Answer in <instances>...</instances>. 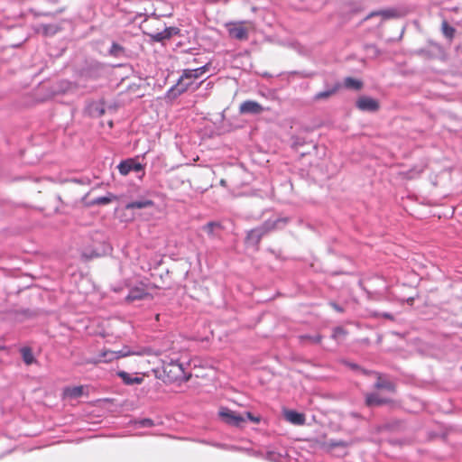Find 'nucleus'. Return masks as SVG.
Listing matches in <instances>:
<instances>
[{"mask_svg": "<svg viewBox=\"0 0 462 462\" xmlns=\"http://www.w3.org/2000/svg\"><path fill=\"white\" fill-rule=\"evenodd\" d=\"M290 221L287 217L267 219L262 225L247 231L245 244L248 246L258 248L261 239L270 232L283 228Z\"/></svg>", "mask_w": 462, "mask_h": 462, "instance_id": "1", "label": "nucleus"}, {"mask_svg": "<svg viewBox=\"0 0 462 462\" xmlns=\"http://www.w3.org/2000/svg\"><path fill=\"white\" fill-rule=\"evenodd\" d=\"M163 380L168 383L178 381H188L189 375H186L183 365L178 361L171 360L170 363L164 364L162 366Z\"/></svg>", "mask_w": 462, "mask_h": 462, "instance_id": "2", "label": "nucleus"}, {"mask_svg": "<svg viewBox=\"0 0 462 462\" xmlns=\"http://www.w3.org/2000/svg\"><path fill=\"white\" fill-rule=\"evenodd\" d=\"M218 416L223 422L229 426L243 428L245 423V416L238 414L226 407L220 408Z\"/></svg>", "mask_w": 462, "mask_h": 462, "instance_id": "3", "label": "nucleus"}, {"mask_svg": "<svg viewBox=\"0 0 462 462\" xmlns=\"http://www.w3.org/2000/svg\"><path fill=\"white\" fill-rule=\"evenodd\" d=\"M187 79H182V75L179 78L175 85L171 87L166 92V98L174 100L192 87L191 81H185Z\"/></svg>", "mask_w": 462, "mask_h": 462, "instance_id": "4", "label": "nucleus"}, {"mask_svg": "<svg viewBox=\"0 0 462 462\" xmlns=\"http://www.w3.org/2000/svg\"><path fill=\"white\" fill-rule=\"evenodd\" d=\"M117 169L123 176L128 175L131 171L142 172L143 175L144 174V166L134 158H129L122 161L118 164Z\"/></svg>", "mask_w": 462, "mask_h": 462, "instance_id": "5", "label": "nucleus"}, {"mask_svg": "<svg viewBox=\"0 0 462 462\" xmlns=\"http://www.w3.org/2000/svg\"><path fill=\"white\" fill-rule=\"evenodd\" d=\"M376 382L374 384V388L376 390H384L390 393H396V383L389 378L388 375L375 373Z\"/></svg>", "mask_w": 462, "mask_h": 462, "instance_id": "6", "label": "nucleus"}, {"mask_svg": "<svg viewBox=\"0 0 462 462\" xmlns=\"http://www.w3.org/2000/svg\"><path fill=\"white\" fill-rule=\"evenodd\" d=\"M78 89L79 86L77 83L61 79L55 83L52 93L53 95L76 94Z\"/></svg>", "mask_w": 462, "mask_h": 462, "instance_id": "7", "label": "nucleus"}, {"mask_svg": "<svg viewBox=\"0 0 462 462\" xmlns=\"http://www.w3.org/2000/svg\"><path fill=\"white\" fill-rule=\"evenodd\" d=\"M263 106L254 100L244 101L239 106V113L242 115H260L263 112Z\"/></svg>", "mask_w": 462, "mask_h": 462, "instance_id": "8", "label": "nucleus"}, {"mask_svg": "<svg viewBox=\"0 0 462 462\" xmlns=\"http://www.w3.org/2000/svg\"><path fill=\"white\" fill-rule=\"evenodd\" d=\"M356 106L359 110L365 112H375L379 109L378 101L366 96L360 97L356 100Z\"/></svg>", "mask_w": 462, "mask_h": 462, "instance_id": "9", "label": "nucleus"}, {"mask_svg": "<svg viewBox=\"0 0 462 462\" xmlns=\"http://www.w3.org/2000/svg\"><path fill=\"white\" fill-rule=\"evenodd\" d=\"M391 402H393L391 399L382 397L375 392L367 393L365 395V403L368 408L378 407Z\"/></svg>", "mask_w": 462, "mask_h": 462, "instance_id": "10", "label": "nucleus"}, {"mask_svg": "<svg viewBox=\"0 0 462 462\" xmlns=\"http://www.w3.org/2000/svg\"><path fill=\"white\" fill-rule=\"evenodd\" d=\"M86 111L91 117H101L106 113L104 100L100 99L89 102L86 106Z\"/></svg>", "mask_w": 462, "mask_h": 462, "instance_id": "11", "label": "nucleus"}, {"mask_svg": "<svg viewBox=\"0 0 462 462\" xmlns=\"http://www.w3.org/2000/svg\"><path fill=\"white\" fill-rule=\"evenodd\" d=\"M211 67V63L208 62L205 65L197 68V69H187L182 71V79H187L189 80L190 79H196L200 77H202L206 72L209 70Z\"/></svg>", "mask_w": 462, "mask_h": 462, "instance_id": "12", "label": "nucleus"}, {"mask_svg": "<svg viewBox=\"0 0 462 462\" xmlns=\"http://www.w3.org/2000/svg\"><path fill=\"white\" fill-rule=\"evenodd\" d=\"M341 88V83L337 82L333 86L327 87L323 91L318 92L313 97V101L326 100L335 95Z\"/></svg>", "mask_w": 462, "mask_h": 462, "instance_id": "13", "label": "nucleus"}, {"mask_svg": "<svg viewBox=\"0 0 462 462\" xmlns=\"http://www.w3.org/2000/svg\"><path fill=\"white\" fill-rule=\"evenodd\" d=\"M400 12L396 8H389L383 10L374 11L370 13L365 19H369L373 16H382L383 20H389L393 18H397L400 16Z\"/></svg>", "mask_w": 462, "mask_h": 462, "instance_id": "14", "label": "nucleus"}, {"mask_svg": "<svg viewBox=\"0 0 462 462\" xmlns=\"http://www.w3.org/2000/svg\"><path fill=\"white\" fill-rule=\"evenodd\" d=\"M229 36L233 39L239 41H245L248 39V31L246 28L234 24L228 27Z\"/></svg>", "mask_w": 462, "mask_h": 462, "instance_id": "15", "label": "nucleus"}, {"mask_svg": "<svg viewBox=\"0 0 462 462\" xmlns=\"http://www.w3.org/2000/svg\"><path fill=\"white\" fill-rule=\"evenodd\" d=\"M286 420L294 425H303L305 423V415L293 410H287L284 411Z\"/></svg>", "mask_w": 462, "mask_h": 462, "instance_id": "16", "label": "nucleus"}, {"mask_svg": "<svg viewBox=\"0 0 462 462\" xmlns=\"http://www.w3.org/2000/svg\"><path fill=\"white\" fill-rule=\"evenodd\" d=\"M85 387L83 385L79 386H67L63 388V397L69 399H78L84 394Z\"/></svg>", "mask_w": 462, "mask_h": 462, "instance_id": "17", "label": "nucleus"}, {"mask_svg": "<svg viewBox=\"0 0 462 462\" xmlns=\"http://www.w3.org/2000/svg\"><path fill=\"white\" fill-rule=\"evenodd\" d=\"M147 295H148V292L143 288L134 287V288L130 289L127 296L125 297V300L128 302H131L134 300H143Z\"/></svg>", "mask_w": 462, "mask_h": 462, "instance_id": "18", "label": "nucleus"}, {"mask_svg": "<svg viewBox=\"0 0 462 462\" xmlns=\"http://www.w3.org/2000/svg\"><path fill=\"white\" fill-rule=\"evenodd\" d=\"M117 375L122 379L123 383L126 385L141 384L143 382V377L133 376L125 371H119Z\"/></svg>", "mask_w": 462, "mask_h": 462, "instance_id": "19", "label": "nucleus"}, {"mask_svg": "<svg viewBox=\"0 0 462 462\" xmlns=\"http://www.w3.org/2000/svg\"><path fill=\"white\" fill-rule=\"evenodd\" d=\"M153 201L151 199H141L134 200L127 203L125 205L126 209H134V208H145L153 206Z\"/></svg>", "mask_w": 462, "mask_h": 462, "instance_id": "20", "label": "nucleus"}, {"mask_svg": "<svg viewBox=\"0 0 462 462\" xmlns=\"http://www.w3.org/2000/svg\"><path fill=\"white\" fill-rule=\"evenodd\" d=\"M441 32L444 37L448 42L453 41L456 33V29L453 26H451L446 20H444L441 23Z\"/></svg>", "mask_w": 462, "mask_h": 462, "instance_id": "21", "label": "nucleus"}, {"mask_svg": "<svg viewBox=\"0 0 462 462\" xmlns=\"http://www.w3.org/2000/svg\"><path fill=\"white\" fill-rule=\"evenodd\" d=\"M108 54L115 58H121L125 55V49L117 42H112Z\"/></svg>", "mask_w": 462, "mask_h": 462, "instance_id": "22", "label": "nucleus"}, {"mask_svg": "<svg viewBox=\"0 0 462 462\" xmlns=\"http://www.w3.org/2000/svg\"><path fill=\"white\" fill-rule=\"evenodd\" d=\"M114 360H116V356L115 354V351L104 350L98 355V359L97 362L109 363Z\"/></svg>", "mask_w": 462, "mask_h": 462, "instance_id": "23", "label": "nucleus"}, {"mask_svg": "<svg viewBox=\"0 0 462 462\" xmlns=\"http://www.w3.org/2000/svg\"><path fill=\"white\" fill-rule=\"evenodd\" d=\"M115 354L116 356V359L124 358L132 355H142V353L139 351L131 350L128 346H124L120 350L115 351Z\"/></svg>", "mask_w": 462, "mask_h": 462, "instance_id": "24", "label": "nucleus"}, {"mask_svg": "<svg viewBox=\"0 0 462 462\" xmlns=\"http://www.w3.org/2000/svg\"><path fill=\"white\" fill-rule=\"evenodd\" d=\"M344 86L346 88L359 90L362 88L363 83H362V81H360L358 79H356L351 78V77H347L344 80Z\"/></svg>", "mask_w": 462, "mask_h": 462, "instance_id": "25", "label": "nucleus"}, {"mask_svg": "<svg viewBox=\"0 0 462 462\" xmlns=\"http://www.w3.org/2000/svg\"><path fill=\"white\" fill-rule=\"evenodd\" d=\"M116 197L112 194L108 193L106 196L97 197L94 199L93 204L96 205H107L111 203L114 199H116Z\"/></svg>", "mask_w": 462, "mask_h": 462, "instance_id": "26", "label": "nucleus"}, {"mask_svg": "<svg viewBox=\"0 0 462 462\" xmlns=\"http://www.w3.org/2000/svg\"><path fill=\"white\" fill-rule=\"evenodd\" d=\"M104 254L103 252H100L98 250H89V249H84L83 252H82V257L87 259V260H90V259H93V258H97V257H100Z\"/></svg>", "mask_w": 462, "mask_h": 462, "instance_id": "27", "label": "nucleus"}, {"mask_svg": "<svg viewBox=\"0 0 462 462\" xmlns=\"http://www.w3.org/2000/svg\"><path fill=\"white\" fill-rule=\"evenodd\" d=\"M151 38L153 42H162L165 40H169V33L165 30L151 34Z\"/></svg>", "mask_w": 462, "mask_h": 462, "instance_id": "28", "label": "nucleus"}, {"mask_svg": "<svg viewBox=\"0 0 462 462\" xmlns=\"http://www.w3.org/2000/svg\"><path fill=\"white\" fill-rule=\"evenodd\" d=\"M300 341L310 340L315 344H319L321 342L322 337L319 334L310 336V335H301L300 336Z\"/></svg>", "mask_w": 462, "mask_h": 462, "instance_id": "29", "label": "nucleus"}, {"mask_svg": "<svg viewBox=\"0 0 462 462\" xmlns=\"http://www.w3.org/2000/svg\"><path fill=\"white\" fill-rule=\"evenodd\" d=\"M220 224L217 222H208L203 228L209 235L214 236V229L219 227Z\"/></svg>", "mask_w": 462, "mask_h": 462, "instance_id": "30", "label": "nucleus"}, {"mask_svg": "<svg viewBox=\"0 0 462 462\" xmlns=\"http://www.w3.org/2000/svg\"><path fill=\"white\" fill-rule=\"evenodd\" d=\"M57 32L55 25H42V33L44 35H52Z\"/></svg>", "mask_w": 462, "mask_h": 462, "instance_id": "31", "label": "nucleus"}, {"mask_svg": "<svg viewBox=\"0 0 462 462\" xmlns=\"http://www.w3.org/2000/svg\"><path fill=\"white\" fill-rule=\"evenodd\" d=\"M141 427L150 428L154 425L151 419H142L137 422Z\"/></svg>", "mask_w": 462, "mask_h": 462, "instance_id": "32", "label": "nucleus"}, {"mask_svg": "<svg viewBox=\"0 0 462 462\" xmlns=\"http://www.w3.org/2000/svg\"><path fill=\"white\" fill-rule=\"evenodd\" d=\"M245 421L248 420L254 423H259L260 422V417L254 416L250 411L245 412Z\"/></svg>", "mask_w": 462, "mask_h": 462, "instance_id": "33", "label": "nucleus"}, {"mask_svg": "<svg viewBox=\"0 0 462 462\" xmlns=\"http://www.w3.org/2000/svg\"><path fill=\"white\" fill-rule=\"evenodd\" d=\"M346 334V331L343 328L341 327H336L334 329H333V334H332V337L333 338H337L339 336L341 335H345Z\"/></svg>", "mask_w": 462, "mask_h": 462, "instance_id": "34", "label": "nucleus"}, {"mask_svg": "<svg viewBox=\"0 0 462 462\" xmlns=\"http://www.w3.org/2000/svg\"><path fill=\"white\" fill-rule=\"evenodd\" d=\"M23 359L26 365H29V347H23L22 350Z\"/></svg>", "mask_w": 462, "mask_h": 462, "instance_id": "35", "label": "nucleus"}, {"mask_svg": "<svg viewBox=\"0 0 462 462\" xmlns=\"http://www.w3.org/2000/svg\"><path fill=\"white\" fill-rule=\"evenodd\" d=\"M305 143V141L303 138L301 137H295L293 138V143H292V145L295 147V148H298L300 146H302L303 144Z\"/></svg>", "mask_w": 462, "mask_h": 462, "instance_id": "36", "label": "nucleus"}, {"mask_svg": "<svg viewBox=\"0 0 462 462\" xmlns=\"http://www.w3.org/2000/svg\"><path fill=\"white\" fill-rule=\"evenodd\" d=\"M164 30L166 32L169 33V39H171L172 35L177 34L179 32V29L176 27H167Z\"/></svg>", "mask_w": 462, "mask_h": 462, "instance_id": "37", "label": "nucleus"}, {"mask_svg": "<svg viewBox=\"0 0 462 462\" xmlns=\"http://www.w3.org/2000/svg\"><path fill=\"white\" fill-rule=\"evenodd\" d=\"M345 365L354 371H359L360 369V366L356 363L346 361Z\"/></svg>", "mask_w": 462, "mask_h": 462, "instance_id": "38", "label": "nucleus"}, {"mask_svg": "<svg viewBox=\"0 0 462 462\" xmlns=\"http://www.w3.org/2000/svg\"><path fill=\"white\" fill-rule=\"evenodd\" d=\"M330 305L337 312L344 311V309L340 305L337 304L336 302H331Z\"/></svg>", "mask_w": 462, "mask_h": 462, "instance_id": "39", "label": "nucleus"}, {"mask_svg": "<svg viewBox=\"0 0 462 462\" xmlns=\"http://www.w3.org/2000/svg\"><path fill=\"white\" fill-rule=\"evenodd\" d=\"M358 372H361L365 375H370V374H374L375 375V373H376L374 371H369V370L364 369L362 367H360Z\"/></svg>", "mask_w": 462, "mask_h": 462, "instance_id": "40", "label": "nucleus"}, {"mask_svg": "<svg viewBox=\"0 0 462 462\" xmlns=\"http://www.w3.org/2000/svg\"><path fill=\"white\" fill-rule=\"evenodd\" d=\"M335 447H346V443L344 441H338L337 443L332 444Z\"/></svg>", "mask_w": 462, "mask_h": 462, "instance_id": "41", "label": "nucleus"}, {"mask_svg": "<svg viewBox=\"0 0 462 462\" xmlns=\"http://www.w3.org/2000/svg\"><path fill=\"white\" fill-rule=\"evenodd\" d=\"M426 52L427 51L425 50H423V49H420V50L417 51V53L421 54V55L422 54H426Z\"/></svg>", "mask_w": 462, "mask_h": 462, "instance_id": "42", "label": "nucleus"}, {"mask_svg": "<svg viewBox=\"0 0 462 462\" xmlns=\"http://www.w3.org/2000/svg\"><path fill=\"white\" fill-rule=\"evenodd\" d=\"M203 82H204V81H200V82H199V84L196 85V87L193 88V90L198 89V88H199V87L200 85H202V84H203Z\"/></svg>", "mask_w": 462, "mask_h": 462, "instance_id": "43", "label": "nucleus"}, {"mask_svg": "<svg viewBox=\"0 0 462 462\" xmlns=\"http://www.w3.org/2000/svg\"><path fill=\"white\" fill-rule=\"evenodd\" d=\"M212 85H213V84H212V82H208V83L207 84V88H212Z\"/></svg>", "mask_w": 462, "mask_h": 462, "instance_id": "44", "label": "nucleus"}, {"mask_svg": "<svg viewBox=\"0 0 462 462\" xmlns=\"http://www.w3.org/2000/svg\"><path fill=\"white\" fill-rule=\"evenodd\" d=\"M30 360H31V365L34 362V357L32 356V355L31 354V357H30Z\"/></svg>", "mask_w": 462, "mask_h": 462, "instance_id": "45", "label": "nucleus"}, {"mask_svg": "<svg viewBox=\"0 0 462 462\" xmlns=\"http://www.w3.org/2000/svg\"><path fill=\"white\" fill-rule=\"evenodd\" d=\"M220 183H221L222 185H224V184H225V180H222L220 181Z\"/></svg>", "mask_w": 462, "mask_h": 462, "instance_id": "46", "label": "nucleus"}, {"mask_svg": "<svg viewBox=\"0 0 462 462\" xmlns=\"http://www.w3.org/2000/svg\"><path fill=\"white\" fill-rule=\"evenodd\" d=\"M352 415H353L354 417H358V415H357V414H356V413H353Z\"/></svg>", "mask_w": 462, "mask_h": 462, "instance_id": "47", "label": "nucleus"}, {"mask_svg": "<svg viewBox=\"0 0 462 462\" xmlns=\"http://www.w3.org/2000/svg\"><path fill=\"white\" fill-rule=\"evenodd\" d=\"M2 348H3V347H2V346H0V349H2Z\"/></svg>", "mask_w": 462, "mask_h": 462, "instance_id": "48", "label": "nucleus"}]
</instances>
